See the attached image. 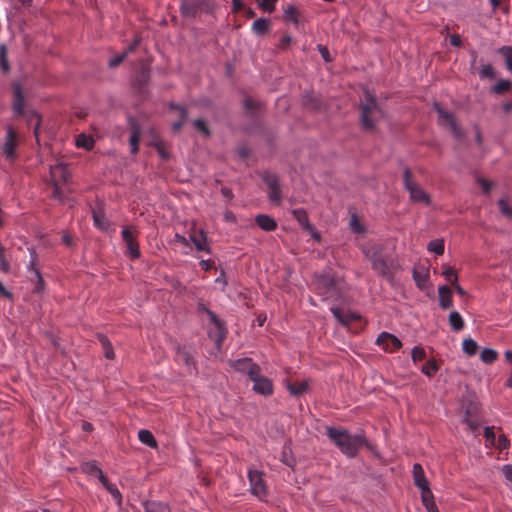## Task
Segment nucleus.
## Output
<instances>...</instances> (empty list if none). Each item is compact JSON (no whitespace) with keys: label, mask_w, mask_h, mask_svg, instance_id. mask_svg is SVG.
<instances>
[{"label":"nucleus","mask_w":512,"mask_h":512,"mask_svg":"<svg viewBox=\"0 0 512 512\" xmlns=\"http://www.w3.org/2000/svg\"><path fill=\"white\" fill-rule=\"evenodd\" d=\"M362 253L371 263V268L382 277L391 281L395 273L400 269L397 261L384 253V245L369 242L362 246Z\"/></svg>","instance_id":"1"},{"label":"nucleus","mask_w":512,"mask_h":512,"mask_svg":"<svg viewBox=\"0 0 512 512\" xmlns=\"http://www.w3.org/2000/svg\"><path fill=\"white\" fill-rule=\"evenodd\" d=\"M326 435L347 457H355L365 442L363 435L342 428L327 427Z\"/></svg>","instance_id":"2"},{"label":"nucleus","mask_w":512,"mask_h":512,"mask_svg":"<svg viewBox=\"0 0 512 512\" xmlns=\"http://www.w3.org/2000/svg\"><path fill=\"white\" fill-rule=\"evenodd\" d=\"M70 173L65 164L59 162L55 165H50V181L53 186L52 196L54 199L64 203L71 193L68 186Z\"/></svg>","instance_id":"3"},{"label":"nucleus","mask_w":512,"mask_h":512,"mask_svg":"<svg viewBox=\"0 0 512 512\" xmlns=\"http://www.w3.org/2000/svg\"><path fill=\"white\" fill-rule=\"evenodd\" d=\"M361 123L367 130L375 128L377 121L383 117V112L378 106L375 97L368 91H364V100L360 106Z\"/></svg>","instance_id":"4"},{"label":"nucleus","mask_w":512,"mask_h":512,"mask_svg":"<svg viewBox=\"0 0 512 512\" xmlns=\"http://www.w3.org/2000/svg\"><path fill=\"white\" fill-rule=\"evenodd\" d=\"M13 96H14V101H13L14 114L17 116L21 115V116L25 117L28 121H32L33 119H35L36 124L34 126V134L37 136L38 131H39V123H40L39 115L32 110H30V111L24 110V102H25L24 95L22 92V88H21L20 84H18V83L13 84Z\"/></svg>","instance_id":"5"},{"label":"nucleus","mask_w":512,"mask_h":512,"mask_svg":"<svg viewBox=\"0 0 512 512\" xmlns=\"http://www.w3.org/2000/svg\"><path fill=\"white\" fill-rule=\"evenodd\" d=\"M316 289L325 299L339 298L341 295L340 283L329 275L316 278Z\"/></svg>","instance_id":"6"},{"label":"nucleus","mask_w":512,"mask_h":512,"mask_svg":"<svg viewBox=\"0 0 512 512\" xmlns=\"http://www.w3.org/2000/svg\"><path fill=\"white\" fill-rule=\"evenodd\" d=\"M248 479L251 494L256 496L259 500H264L268 495L264 473L257 469H249Z\"/></svg>","instance_id":"7"},{"label":"nucleus","mask_w":512,"mask_h":512,"mask_svg":"<svg viewBox=\"0 0 512 512\" xmlns=\"http://www.w3.org/2000/svg\"><path fill=\"white\" fill-rule=\"evenodd\" d=\"M17 147L18 140L16 131L11 126H8L4 143L0 145V155L7 161L13 162L18 156Z\"/></svg>","instance_id":"8"},{"label":"nucleus","mask_w":512,"mask_h":512,"mask_svg":"<svg viewBox=\"0 0 512 512\" xmlns=\"http://www.w3.org/2000/svg\"><path fill=\"white\" fill-rule=\"evenodd\" d=\"M403 182L405 188L410 193V198L412 201L421 202L426 205L430 204L429 195L411 180V171L408 168H406L403 172Z\"/></svg>","instance_id":"9"},{"label":"nucleus","mask_w":512,"mask_h":512,"mask_svg":"<svg viewBox=\"0 0 512 512\" xmlns=\"http://www.w3.org/2000/svg\"><path fill=\"white\" fill-rule=\"evenodd\" d=\"M249 379L254 383L253 390L261 395H270L273 392L271 381L260 374V367L254 366L250 371Z\"/></svg>","instance_id":"10"},{"label":"nucleus","mask_w":512,"mask_h":512,"mask_svg":"<svg viewBox=\"0 0 512 512\" xmlns=\"http://www.w3.org/2000/svg\"><path fill=\"white\" fill-rule=\"evenodd\" d=\"M434 108L438 113L439 124L444 127H448L455 135V137L459 138L462 135V133L455 122L453 114L442 109L438 103L434 104Z\"/></svg>","instance_id":"11"},{"label":"nucleus","mask_w":512,"mask_h":512,"mask_svg":"<svg viewBox=\"0 0 512 512\" xmlns=\"http://www.w3.org/2000/svg\"><path fill=\"white\" fill-rule=\"evenodd\" d=\"M263 181L269 188V199L276 204H280L282 199V192L279 186L278 177L275 174L267 172L263 175Z\"/></svg>","instance_id":"12"},{"label":"nucleus","mask_w":512,"mask_h":512,"mask_svg":"<svg viewBox=\"0 0 512 512\" xmlns=\"http://www.w3.org/2000/svg\"><path fill=\"white\" fill-rule=\"evenodd\" d=\"M377 345L381 346L384 351L392 353L402 347V342L395 335L388 332H382L376 339Z\"/></svg>","instance_id":"13"},{"label":"nucleus","mask_w":512,"mask_h":512,"mask_svg":"<svg viewBox=\"0 0 512 512\" xmlns=\"http://www.w3.org/2000/svg\"><path fill=\"white\" fill-rule=\"evenodd\" d=\"M207 3L208 0H182L180 12L184 17H195Z\"/></svg>","instance_id":"14"},{"label":"nucleus","mask_w":512,"mask_h":512,"mask_svg":"<svg viewBox=\"0 0 512 512\" xmlns=\"http://www.w3.org/2000/svg\"><path fill=\"white\" fill-rule=\"evenodd\" d=\"M121 234L123 241L126 244L128 254L133 259L139 258L140 250L133 231L130 228L126 227L122 229Z\"/></svg>","instance_id":"15"},{"label":"nucleus","mask_w":512,"mask_h":512,"mask_svg":"<svg viewBox=\"0 0 512 512\" xmlns=\"http://www.w3.org/2000/svg\"><path fill=\"white\" fill-rule=\"evenodd\" d=\"M129 127L131 131V135L129 138L130 151L132 154H136L139 150L138 145L141 136V127L138 124V122L133 118H129Z\"/></svg>","instance_id":"16"},{"label":"nucleus","mask_w":512,"mask_h":512,"mask_svg":"<svg viewBox=\"0 0 512 512\" xmlns=\"http://www.w3.org/2000/svg\"><path fill=\"white\" fill-rule=\"evenodd\" d=\"M413 478L415 485L421 490V493L430 490L429 482L425 477L424 470L419 463L413 465Z\"/></svg>","instance_id":"17"},{"label":"nucleus","mask_w":512,"mask_h":512,"mask_svg":"<svg viewBox=\"0 0 512 512\" xmlns=\"http://www.w3.org/2000/svg\"><path fill=\"white\" fill-rule=\"evenodd\" d=\"M190 242L193 243L197 251L210 253L208 239L203 230L191 234Z\"/></svg>","instance_id":"18"},{"label":"nucleus","mask_w":512,"mask_h":512,"mask_svg":"<svg viewBox=\"0 0 512 512\" xmlns=\"http://www.w3.org/2000/svg\"><path fill=\"white\" fill-rule=\"evenodd\" d=\"M35 261H36V254L35 252L32 250L31 252V261L28 265V270L29 272L31 273V281H36V291L39 292L43 289V286H44V280L41 276V273L40 271L36 268L35 266Z\"/></svg>","instance_id":"19"},{"label":"nucleus","mask_w":512,"mask_h":512,"mask_svg":"<svg viewBox=\"0 0 512 512\" xmlns=\"http://www.w3.org/2000/svg\"><path fill=\"white\" fill-rule=\"evenodd\" d=\"M429 276V270L425 267L414 268L413 270V279L420 290L426 288Z\"/></svg>","instance_id":"20"},{"label":"nucleus","mask_w":512,"mask_h":512,"mask_svg":"<svg viewBox=\"0 0 512 512\" xmlns=\"http://www.w3.org/2000/svg\"><path fill=\"white\" fill-rule=\"evenodd\" d=\"M331 312L333 316L343 325H347L350 322L359 318V315L353 312H345L338 307H332Z\"/></svg>","instance_id":"21"},{"label":"nucleus","mask_w":512,"mask_h":512,"mask_svg":"<svg viewBox=\"0 0 512 512\" xmlns=\"http://www.w3.org/2000/svg\"><path fill=\"white\" fill-rule=\"evenodd\" d=\"M438 294H439V305L442 309H448L452 307L453 301H452V291L451 289L446 286H440L438 288Z\"/></svg>","instance_id":"22"},{"label":"nucleus","mask_w":512,"mask_h":512,"mask_svg":"<svg viewBox=\"0 0 512 512\" xmlns=\"http://www.w3.org/2000/svg\"><path fill=\"white\" fill-rule=\"evenodd\" d=\"M254 366H258L254 363L250 358L237 359L232 363V367L239 372H246L248 377H250V371Z\"/></svg>","instance_id":"23"},{"label":"nucleus","mask_w":512,"mask_h":512,"mask_svg":"<svg viewBox=\"0 0 512 512\" xmlns=\"http://www.w3.org/2000/svg\"><path fill=\"white\" fill-rule=\"evenodd\" d=\"M257 225L264 231H273L276 229V221L268 215L260 214L256 217Z\"/></svg>","instance_id":"24"},{"label":"nucleus","mask_w":512,"mask_h":512,"mask_svg":"<svg viewBox=\"0 0 512 512\" xmlns=\"http://www.w3.org/2000/svg\"><path fill=\"white\" fill-rule=\"evenodd\" d=\"M83 469L86 473L96 476L100 482H106V476L95 462H87L84 464Z\"/></svg>","instance_id":"25"},{"label":"nucleus","mask_w":512,"mask_h":512,"mask_svg":"<svg viewBox=\"0 0 512 512\" xmlns=\"http://www.w3.org/2000/svg\"><path fill=\"white\" fill-rule=\"evenodd\" d=\"M208 316L210 318V321L214 324L215 328L217 329L218 341H222L226 335V330L224 328L222 321L218 319L216 314L212 311H208Z\"/></svg>","instance_id":"26"},{"label":"nucleus","mask_w":512,"mask_h":512,"mask_svg":"<svg viewBox=\"0 0 512 512\" xmlns=\"http://www.w3.org/2000/svg\"><path fill=\"white\" fill-rule=\"evenodd\" d=\"M449 324L454 331H461L464 328V321L460 313L452 311L448 318Z\"/></svg>","instance_id":"27"},{"label":"nucleus","mask_w":512,"mask_h":512,"mask_svg":"<svg viewBox=\"0 0 512 512\" xmlns=\"http://www.w3.org/2000/svg\"><path fill=\"white\" fill-rule=\"evenodd\" d=\"M421 498H422L423 505L425 506V508L428 512H440L438 510V508L436 507V504L433 500V495H432L431 490L421 493Z\"/></svg>","instance_id":"28"},{"label":"nucleus","mask_w":512,"mask_h":512,"mask_svg":"<svg viewBox=\"0 0 512 512\" xmlns=\"http://www.w3.org/2000/svg\"><path fill=\"white\" fill-rule=\"evenodd\" d=\"M75 144L78 148L91 150L94 146V139L92 136L82 133L77 136Z\"/></svg>","instance_id":"29"},{"label":"nucleus","mask_w":512,"mask_h":512,"mask_svg":"<svg viewBox=\"0 0 512 512\" xmlns=\"http://www.w3.org/2000/svg\"><path fill=\"white\" fill-rule=\"evenodd\" d=\"M138 438L143 444H145L151 448H154L157 446V442H156L153 434L148 430H145V429L140 430L138 432Z\"/></svg>","instance_id":"30"},{"label":"nucleus","mask_w":512,"mask_h":512,"mask_svg":"<svg viewBox=\"0 0 512 512\" xmlns=\"http://www.w3.org/2000/svg\"><path fill=\"white\" fill-rule=\"evenodd\" d=\"M98 340L103 348L105 357L108 359H113L114 352L109 339L105 335L100 334L98 335Z\"/></svg>","instance_id":"31"},{"label":"nucleus","mask_w":512,"mask_h":512,"mask_svg":"<svg viewBox=\"0 0 512 512\" xmlns=\"http://www.w3.org/2000/svg\"><path fill=\"white\" fill-rule=\"evenodd\" d=\"M427 250L437 255H442L445 250V244L443 239H435L428 243Z\"/></svg>","instance_id":"32"},{"label":"nucleus","mask_w":512,"mask_h":512,"mask_svg":"<svg viewBox=\"0 0 512 512\" xmlns=\"http://www.w3.org/2000/svg\"><path fill=\"white\" fill-rule=\"evenodd\" d=\"M462 348L464 353H466L468 356H473L477 353L478 344L472 338H466L463 340Z\"/></svg>","instance_id":"33"},{"label":"nucleus","mask_w":512,"mask_h":512,"mask_svg":"<svg viewBox=\"0 0 512 512\" xmlns=\"http://www.w3.org/2000/svg\"><path fill=\"white\" fill-rule=\"evenodd\" d=\"M171 108L177 110L179 113V116L181 118L179 121L174 122L173 126H172L173 130L177 132L182 127L188 114H187V110L183 106L171 105Z\"/></svg>","instance_id":"34"},{"label":"nucleus","mask_w":512,"mask_h":512,"mask_svg":"<svg viewBox=\"0 0 512 512\" xmlns=\"http://www.w3.org/2000/svg\"><path fill=\"white\" fill-rule=\"evenodd\" d=\"M268 28H269V22H268V20H266L264 18H259V19L255 20L252 24L253 32L256 34H259V35H262L265 32H267Z\"/></svg>","instance_id":"35"},{"label":"nucleus","mask_w":512,"mask_h":512,"mask_svg":"<svg viewBox=\"0 0 512 512\" xmlns=\"http://www.w3.org/2000/svg\"><path fill=\"white\" fill-rule=\"evenodd\" d=\"M177 360L184 363L188 368L193 364L190 353L184 347L177 348Z\"/></svg>","instance_id":"36"},{"label":"nucleus","mask_w":512,"mask_h":512,"mask_svg":"<svg viewBox=\"0 0 512 512\" xmlns=\"http://www.w3.org/2000/svg\"><path fill=\"white\" fill-rule=\"evenodd\" d=\"M497 358V352L490 348H485L480 353V359L487 364L493 363Z\"/></svg>","instance_id":"37"},{"label":"nucleus","mask_w":512,"mask_h":512,"mask_svg":"<svg viewBox=\"0 0 512 512\" xmlns=\"http://www.w3.org/2000/svg\"><path fill=\"white\" fill-rule=\"evenodd\" d=\"M421 371L424 375L428 377L434 376L438 371V366L436 364V361L431 359L429 360L422 368Z\"/></svg>","instance_id":"38"},{"label":"nucleus","mask_w":512,"mask_h":512,"mask_svg":"<svg viewBox=\"0 0 512 512\" xmlns=\"http://www.w3.org/2000/svg\"><path fill=\"white\" fill-rule=\"evenodd\" d=\"M307 383L306 382H299L297 384H288L287 388L290 392V394L294 396H298L303 394L307 390Z\"/></svg>","instance_id":"39"},{"label":"nucleus","mask_w":512,"mask_h":512,"mask_svg":"<svg viewBox=\"0 0 512 512\" xmlns=\"http://www.w3.org/2000/svg\"><path fill=\"white\" fill-rule=\"evenodd\" d=\"M498 53L504 57L507 69L512 68V46H503L498 49Z\"/></svg>","instance_id":"40"},{"label":"nucleus","mask_w":512,"mask_h":512,"mask_svg":"<svg viewBox=\"0 0 512 512\" xmlns=\"http://www.w3.org/2000/svg\"><path fill=\"white\" fill-rule=\"evenodd\" d=\"M350 229L356 234H363L365 232L364 226L360 223L356 215H352L349 221Z\"/></svg>","instance_id":"41"},{"label":"nucleus","mask_w":512,"mask_h":512,"mask_svg":"<svg viewBox=\"0 0 512 512\" xmlns=\"http://www.w3.org/2000/svg\"><path fill=\"white\" fill-rule=\"evenodd\" d=\"M146 512H169L166 505L160 502H148L145 505Z\"/></svg>","instance_id":"42"},{"label":"nucleus","mask_w":512,"mask_h":512,"mask_svg":"<svg viewBox=\"0 0 512 512\" xmlns=\"http://www.w3.org/2000/svg\"><path fill=\"white\" fill-rule=\"evenodd\" d=\"M103 486L107 489V491L112 495V497L117 501L118 504L121 503V493L117 489L115 485H112L106 479V482H101Z\"/></svg>","instance_id":"43"},{"label":"nucleus","mask_w":512,"mask_h":512,"mask_svg":"<svg viewBox=\"0 0 512 512\" xmlns=\"http://www.w3.org/2000/svg\"><path fill=\"white\" fill-rule=\"evenodd\" d=\"M500 212L507 218L512 219V207L509 206L508 201L502 198L498 202Z\"/></svg>","instance_id":"44"},{"label":"nucleus","mask_w":512,"mask_h":512,"mask_svg":"<svg viewBox=\"0 0 512 512\" xmlns=\"http://www.w3.org/2000/svg\"><path fill=\"white\" fill-rule=\"evenodd\" d=\"M278 0H257L259 7L268 13H272L275 10V4Z\"/></svg>","instance_id":"45"},{"label":"nucleus","mask_w":512,"mask_h":512,"mask_svg":"<svg viewBox=\"0 0 512 512\" xmlns=\"http://www.w3.org/2000/svg\"><path fill=\"white\" fill-rule=\"evenodd\" d=\"M93 219L96 227L99 228L100 230H106L108 228L109 223L103 215L94 212Z\"/></svg>","instance_id":"46"},{"label":"nucleus","mask_w":512,"mask_h":512,"mask_svg":"<svg viewBox=\"0 0 512 512\" xmlns=\"http://www.w3.org/2000/svg\"><path fill=\"white\" fill-rule=\"evenodd\" d=\"M510 88L511 83L509 80H500L494 85L493 91L497 94H501L508 91Z\"/></svg>","instance_id":"47"},{"label":"nucleus","mask_w":512,"mask_h":512,"mask_svg":"<svg viewBox=\"0 0 512 512\" xmlns=\"http://www.w3.org/2000/svg\"><path fill=\"white\" fill-rule=\"evenodd\" d=\"M425 357H426V352L422 347H419V346L413 347V349L411 351V358L414 363L425 359Z\"/></svg>","instance_id":"48"},{"label":"nucleus","mask_w":512,"mask_h":512,"mask_svg":"<svg viewBox=\"0 0 512 512\" xmlns=\"http://www.w3.org/2000/svg\"><path fill=\"white\" fill-rule=\"evenodd\" d=\"M442 274L452 285L458 282V276L453 268L446 267Z\"/></svg>","instance_id":"49"},{"label":"nucleus","mask_w":512,"mask_h":512,"mask_svg":"<svg viewBox=\"0 0 512 512\" xmlns=\"http://www.w3.org/2000/svg\"><path fill=\"white\" fill-rule=\"evenodd\" d=\"M465 423L468 425V427L473 431H477L479 429L480 423L479 421L474 418L469 411H467V415L464 419Z\"/></svg>","instance_id":"50"},{"label":"nucleus","mask_w":512,"mask_h":512,"mask_svg":"<svg viewBox=\"0 0 512 512\" xmlns=\"http://www.w3.org/2000/svg\"><path fill=\"white\" fill-rule=\"evenodd\" d=\"M495 76V73H494V69L492 67V65L490 64H487V65H484L480 71V77L481 78H494Z\"/></svg>","instance_id":"51"},{"label":"nucleus","mask_w":512,"mask_h":512,"mask_svg":"<svg viewBox=\"0 0 512 512\" xmlns=\"http://www.w3.org/2000/svg\"><path fill=\"white\" fill-rule=\"evenodd\" d=\"M126 56H127V52H123L121 54H118V55L112 57L108 62L109 66L111 68L117 67L118 65H120L123 62V60L126 58Z\"/></svg>","instance_id":"52"},{"label":"nucleus","mask_w":512,"mask_h":512,"mask_svg":"<svg viewBox=\"0 0 512 512\" xmlns=\"http://www.w3.org/2000/svg\"><path fill=\"white\" fill-rule=\"evenodd\" d=\"M194 127H195L198 131L202 132V133H203L204 135H206V136H208V135L210 134L209 129H208V127H207L206 122H205L204 120H202V119H196V120L194 121Z\"/></svg>","instance_id":"53"},{"label":"nucleus","mask_w":512,"mask_h":512,"mask_svg":"<svg viewBox=\"0 0 512 512\" xmlns=\"http://www.w3.org/2000/svg\"><path fill=\"white\" fill-rule=\"evenodd\" d=\"M484 437L486 438V441L488 442V444L495 445L496 436H495V433H494L492 427H485Z\"/></svg>","instance_id":"54"},{"label":"nucleus","mask_w":512,"mask_h":512,"mask_svg":"<svg viewBox=\"0 0 512 512\" xmlns=\"http://www.w3.org/2000/svg\"><path fill=\"white\" fill-rule=\"evenodd\" d=\"M10 270L9 263L6 261L4 256V248L0 246V271L8 273Z\"/></svg>","instance_id":"55"},{"label":"nucleus","mask_w":512,"mask_h":512,"mask_svg":"<svg viewBox=\"0 0 512 512\" xmlns=\"http://www.w3.org/2000/svg\"><path fill=\"white\" fill-rule=\"evenodd\" d=\"M495 445H496L499 449H506V448H508V447H509L510 442H509L508 438H507L505 435H500V436H498V438L496 439Z\"/></svg>","instance_id":"56"},{"label":"nucleus","mask_w":512,"mask_h":512,"mask_svg":"<svg viewBox=\"0 0 512 512\" xmlns=\"http://www.w3.org/2000/svg\"><path fill=\"white\" fill-rule=\"evenodd\" d=\"M296 14H297V10L295 7L293 6H289L287 7V9L285 10V16L288 20L290 21H293L294 23H297V18H296Z\"/></svg>","instance_id":"57"},{"label":"nucleus","mask_w":512,"mask_h":512,"mask_svg":"<svg viewBox=\"0 0 512 512\" xmlns=\"http://www.w3.org/2000/svg\"><path fill=\"white\" fill-rule=\"evenodd\" d=\"M0 66L4 72L9 70V64L5 56V47L1 46V54H0Z\"/></svg>","instance_id":"58"},{"label":"nucleus","mask_w":512,"mask_h":512,"mask_svg":"<svg viewBox=\"0 0 512 512\" xmlns=\"http://www.w3.org/2000/svg\"><path fill=\"white\" fill-rule=\"evenodd\" d=\"M502 472L505 478L512 482V464H506L502 467Z\"/></svg>","instance_id":"59"},{"label":"nucleus","mask_w":512,"mask_h":512,"mask_svg":"<svg viewBox=\"0 0 512 512\" xmlns=\"http://www.w3.org/2000/svg\"><path fill=\"white\" fill-rule=\"evenodd\" d=\"M175 241L180 243L183 246L190 247V238L187 239L186 237H184V236H182L180 234H176L175 235Z\"/></svg>","instance_id":"60"},{"label":"nucleus","mask_w":512,"mask_h":512,"mask_svg":"<svg viewBox=\"0 0 512 512\" xmlns=\"http://www.w3.org/2000/svg\"><path fill=\"white\" fill-rule=\"evenodd\" d=\"M449 41H450V44L455 47L460 46L462 43L461 37L457 34L451 35Z\"/></svg>","instance_id":"61"},{"label":"nucleus","mask_w":512,"mask_h":512,"mask_svg":"<svg viewBox=\"0 0 512 512\" xmlns=\"http://www.w3.org/2000/svg\"><path fill=\"white\" fill-rule=\"evenodd\" d=\"M318 49H319L320 54L324 58V60L326 62L330 61L328 49L325 46H322V45H319Z\"/></svg>","instance_id":"62"},{"label":"nucleus","mask_w":512,"mask_h":512,"mask_svg":"<svg viewBox=\"0 0 512 512\" xmlns=\"http://www.w3.org/2000/svg\"><path fill=\"white\" fill-rule=\"evenodd\" d=\"M243 7V0H233L232 10L233 12H239Z\"/></svg>","instance_id":"63"},{"label":"nucleus","mask_w":512,"mask_h":512,"mask_svg":"<svg viewBox=\"0 0 512 512\" xmlns=\"http://www.w3.org/2000/svg\"><path fill=\"white\" fill-rule=\"evenodd\" d=\"M216 283L222 284L223 288L227 285L225 273L222 271L220 275L215 279Z\"/></svg>","instance_id":"64"}]
</instances>
